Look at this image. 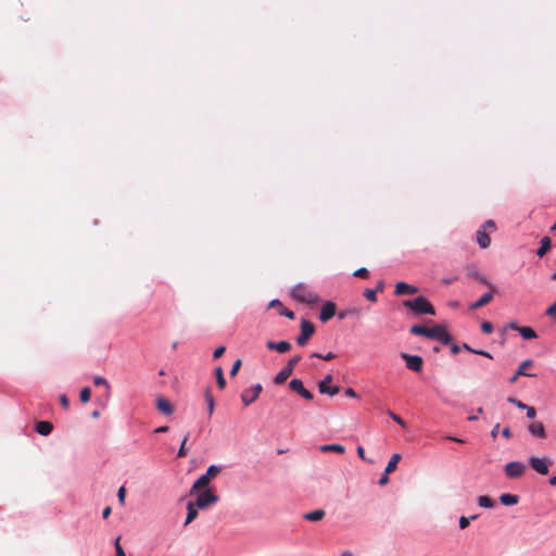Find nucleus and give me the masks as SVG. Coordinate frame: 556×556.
Segmentation results:
<instances>
[{"mask_svg":"<svg viewBox=\"0 0 556 556\" xmlns=\"http://www.w3.org/2000/svg\"><path fill=\"white\" fill-rule=\"evenodd\" d=\"M388 415L392 418V420H394L396 424H399L403 428L406 427L405 421L399 415H396V414H394L392 412H388Z\"/></svg>","mask_w":556,"mask_h":556,"instance_id":"09e8293b","label":"nucleus"},{"mask_svg":"<svg viewBox=\"0 0 556 556\" xmlns=\"http://www.w3.org/2000/svg\"><path fill=\"white\" fill-rule=\"evenodd\" d=\"M549 484L556 486V476L549 479Z\"/></svg>","mask_w":556,"mask_h":556,"instance_id":"774afa93","label":"nucleus"},{"mask_svg":"<svg viewBox=\"0 0 556 556\" xmlns=\"http://www.w3.org/2000/svg\"><path fill=\"white\" fill-rule=\"evenodd\" d=\"M400 460H401V455L400 454H393L391 456L387 467H386V473L387 475L392 473L396 469V466H397Z\"/></svg>","mask_w":556,"mask_h":556,"instance_id":"c85d7f7f","label":"nucleus"},{"mask_svg":"<svg viewBox=\"0 0 556 556\" xmlns=\"http://www.w3.org/2000/svg\"><path fill=\"white\" fill-rule=\"evenodd\" d=\"M205 400L207 403L208 415L211 416L214 412L215 402H214L213 395L211 394V392L208 390H206V392H205Z\"/></svg>","mask_w":556,"mask_h":556,"instance_id":"72a5a7b5","label":"nucleus"},{"mask_svg":"<svg viewBox=\"0 0 556 556\" xmlns=\"http://www.w3.org/2000/svg\"><path fill=\"white\" fill-rule=\"evenodd\" d=\"M533 366V361L532 359H526L523 361L517 371L509 378V383H515L517 381V379L521 376H526V377H535L536 375L535 374H532V372H528V368L532 367Z\"/></svg>","mask_w":556,"mask_h":556,"instance_id":"9d476101","label":"nucleus"},{"mask_svg":"<svg viewBox=\"0 0 556 556\" xmlns=\"http://www.w3.org/2000/svg\"><path fill=\"white\" fill-rule=\"evenodd\" d=\"M498 429H500V424H496L493 429L491 430V435L493 438H496L497 433H498Z\"/></svg>","mask_w":556,"mask_h":556,"instance_id":"69168bd1","label":"nucleus"},{"mask_svg":"<svg viewBox=\"0 0 556 556\" xmlns=\"http://www.w3.org/2000/svg\"><path fill=\"white\" fill-rule=\"evenodd\" d=\"M198 507L193 502H189L187 504V517L185 520V526L191 523L198 517Z\"/></svg>","mask_w":556,"mask_h":556,"instance_id":"b1692460","label":"nucleus"},{"mask_svg":"<svg viewBox=\"0 0 556 556\" xmlns=\"http://www.w3.org/2000/svg\"><path fill=\"white\" fill-rule=\"evenodd\" d=\"M494 292L495 291L491 290L490 292L484 293L478 301L470 305V309H478L488 305L493 300Z\"/></svg>","mask_w":556,"mask_h":556,"instance_id":"412c9836","label":"nucleus"},{"mask_svg":"<svg viewBox=\"0 0 556 556\" xmlns=\"http://www.w3.org/2000/svg\"><path fill=\"white\" fill-rule=\"evenodd\" d=\"M354 276L355 277H358V278H363V279H366L368 278L369 276V271L367 270V268L365 267H362V268H358L354 271Z\"/></svg>","mask_w":556,"mask_h":556,"instance_id":"37998d69","label":"nucleus"},{"mask_svg":"<svg viewBox=\"0 0 556 556\" xmlns=\"http://www.w3.org/2000/svg\"><path fill=\"white\" fill-rule=\"evenodd\" d=\"M319 450L323 453L334 452L338 454H344V452H345V447L343 445L337 444V443L321 445V446H319Z\"/></svg>","mask_w":556,"mask_h":556,"instance_id":"393cba45","label":"nucleus"},{"mask_svg":"<svg viewBox=\"0 0 556 556\" xmlns=\"http://www.w3.org/2000/svg\"><path fill=\"white\" fill-rule=\"evenodd\" d=\"M502 434L503 437H505L506 439H509L511 437V432H510V429L508 427L504 428L503 431H502Z\"/></svg>","mask_w":556,"mask_h":556,"instance_id":"0e129e2a","label":"nucleus"},{"mask_svg":"<svg viewBox=\"0 0 556 556\" xmlns=\"http://www.w3.org/2000/svg\"><path fill=\"white\" fill-rule=\"evenodd\" d=\"M291 295L298 302L309 304V305L318 303L320 301V298L318 296V294L316 292H314L313 290H311L304 283L296 285L292 289Z\"/></svg>","mask_w":556,"mask_h":556,"instance_id":"7ed1b4c3","label":"nucleus"},{"mask_svg":"<svg viewBox=\"0 0 556 556\" xmlns=\"http://www.w3.org/2000/svg\"><path fill=\"white\" fill-rule=\"evenodd\" d=\"M376 293L377 291L376 290H372V289H366L364 291V296L370 301V302H377V296H376Z\"/></svg>","mask_w":556,"mask_h":556,"instance_id":"58836bf2","label":"nucleus"},{"mask_svg":"<svg viewBox=\"0 0 556 556\" xmlns=\"http://www.w3.org/2000/svg\"><path fill=\"white\" fill-rule=\"evenodd\" d=\"M262 390H263V387L261 383H256V384L252 386L251 388L244 389L241 393V401H242L243 405L245 407H248L249 405L254 403L258 399Z\"/></svg>","mask_w":556,"mask_h":556,"instance_id":"39448f33","label":"nucleus"},{"mask_svg":"<svg viewBox=\"0 0 556 556\" xmlns=\"http://www.w3.org/2000/svg\"><path fill=\"white\" fill-rule=\"evenodd\" d=\"M336 303L331 301L326 302L320 309L319 319L324 323L328 321L336 315Z\"/></svg>","mask_w":556,"mask_h":556,"instance_id":"ddd939ff","label":"nucleus"},{"mask_svg":"<svg viewBox=\"0 0 556 556\" xmlns=\"http://www.w3.org/2000/svg\"><path fill=\"white\" fill-rule=\"evenodd\" d=\"M549 249H551V238L549 237H543L541 239V245H540V248L536 251V255L539 257H543L548 252Z\"/></svg>","mask_w":556,"mask_h":556,"instance_id":"bb28decb","label":"nucleus"},{"mask_svg":"<svg viewBox=\"0 0 556 556\" xmlns=\"http://www.w3.org/2000/svg\"><path fill=\"white\" fill-rule=\"evenodd\" d=\"M389 475L384 472V475L379 479V485H386L389 482Z\"/></svg>","mask_w":556,"mask_h":556,"instance_id":"bf43d9fd","label":"nucleus"},{"mask_svg":"<svg viewBox=\"0 0 556 556\" xmlns=\"http://www.w3.org/2000/svg\"><path fill=\"white\" fill-rule=\"evenodd\" d=\"M226 351V348L225 346H218L217 349H215V351L213 352V357L215 359L219 358L223 356V354L225 353Z\"/></svg>","mask_w":556,"mask_h":556,"instance_id":"3c124183","label":"nucleus"},{"mask_svg":"<svg viewBox=\"0 0 556 556\" xmlns=\"http://www.w3.org/2000/svg\"><path fill=\"white\" fill-rule=\"evenodd\" d=\"M478 504L483 508H492L494 506V501L486 495H481L478 497Z\"/></svg>","mask_w":556,"mask_h":556,"instance_id":"2f4dec72","label":"nucleus"},{"mask_svg":"<svg viewBox=\"0 0 556 556\" xmlns=\"http://www.w3.org/2000/svg\"><path fill=\"white\" fill-rule=\"evenodd\" d=\"M119 541H121V536H117V538L115 539V543H114V545H115V551H116V556H126V554H125V552H124V549H123V547H122V545H121Z\"/></svg>","mask_w":556,"mask_h":556,"instance_id":"c03bdc74","label":"nucleus"},{"mask_svg":"<svg viewBox=\"0 0 556 556\" xmlns=\"http://www.w3.org/2000/svg\"><path fill=\"white\" fill-rule=\"evenodd\" d=\"M531 467L541 475L548 473V460L546 458L531 457L529 459Z\"/></svg>","mask_w":556,"mask_h":556,"instance_id":"4468645a","label":"nucleus"},{"mask_svg":"<svg viewBox=\"0 0 556 556\" xmlns=\"http://www.w3.org/2000/svg\"><path fill=\"white\" fill-rule=\"evenodd\" d=\"M470 352L473 353V354H478V355H482V356H485V357H489V358H493V356L489 352H485V351L470 350Z\"/></svg>","mask_w":556,"mask_h":556,"instance_id":"4d7b16f0","label":"nucleus"},{"mask_svg":"<svg viewBox=\"0 0 556 556\" xmlns=\"http://www.w3.org/2000/svg\"><path fill=\"white\" fill-rule=\"evenodd\" d=\"M451 351L453 354H457L459 352V346L454 344V345H452Z\"/></svg>","mask_w":556,"mask_h":556,"instance_id":"338daca9","label":"nucleus"},{"mask_svg":"<svg viewBox=\"0 0 556 556\" xmlns=\"http://www.w3.org/2000/svg\"><path fill=\"white\" fill-rule=\"evenodd\" d=\"M314 332H315V326L311 321H308L306 319H302L301 333L296 338V343L301 346L305 345L307 343V341L309 340V338L314 334Z\"/></svg>","mask_w":556,"mask_h":556,"instance_id":"0eeeda50","label":"nucleus"},{"mask_svg":"<svg viewBox=\"0 0 556 556\" xmlns=\"http://www.w3.org/2000/svg\"><path fill=\"white\" fill-rule=\"evenodd\" d=\"M60 403L64 408L70 407V401H68L67 396L64 394L60 396Z\"/></svg>","mask_w":556,"mask_h":556,"instance_id":"6e6d98bb","label":"nucleus"},{"mask_svg":"<svg viewBox=\"0 0 556 556\" xmlns=\"http://www.w3.org/2000/svg\"><path fill=\"white\" fill-rule=\"evenodd\" d=\"M267 349L275 350L278 353H286L290 351L291 344L288 341H280V342H274V341H267L266 343Z\"/></svg>","mask_w":556,"mask_h":556,"instance_id":"6ab92c4d","label":"nucleus"},{"mask_svg":"<svg viewBox=\"0 0 556 556\" xmlns=\"http://www.w3.org/2000/svg\"><path fill=\"white\" fill-rule=\"evenodd\" d=\"M477 518V515H473L471 516L470 518H467L465 516H462L459 518V528L460 529H466L468 526H469V522H470V519H476Z\"/></svg>","mask_w":556,"mask_h":556,"instance_id":"ea45409f","label":"nucleus"},{"mask_svg":"<svg viewBox=\"0 0 556 556\" xmlns=\"http://www.w3.org/2000/svg\"><path fill=\"white\" fill-rule=\"evenodd\" d=\"M117 497H118V502L122 506L125 505V497H126V488L125 486H121L117 491Z\"/></svg>","mask_w":556,"mask_h":556,"instance_id":"a18cd8bd","label":"nucleus"},{"mask_svg":"<svg viewBox=\"0 0 556 556\" xmlns=\"http://www.w3.org/2000/svg\"><path fill=\"white\" fill-rule=\"evenodd\" d=\"M35 429L41 435H49L53 430V425L50 421L41 420L36 422Z\"/></svg>","mask_w":556,"mask_h":556,"instance_id":"4be33fe9","label":"nucleus"},{"mask_svg":"<svg viewBox=\"0 0 556 556\" xmlns=\"http://www.w3.org/2000/svg\"><path fill=\"white\" fill-rule=\"evenodd\" d=\"M332 382V376L327 375L319 383H318V390L323 394H329L330 396H333L339 393V387L334 386L331 387Z\"/></svg>","mask_w":556,"mask_h":556,"instance_id":"9b49d317","label":"nucleus"},{"mask_svg":"<svg viewBox=\"0 0 556 556\" xmlns=\"http://www.w3.org/2000/svg\"><path fill=\"white\" fill-rule=\"evenodd\" d=\"M518 332L521 334L523 339L536 338V333L531 327H521L520 329H518Z\"/></svg>","mask_w":556,"mask_h":556,"instance_id":"7c9ffc66","label":"nucleus"},{"mask_svg":"<svg viewBox=\"0 0 556 556\" xmlns=\"http://www.w3.org/2000/svg\"><path fill=\"white\" fill-rule=\"evenodd\" d=\"M417 292H418L417 287L408 285L404 281L397 282L395 285V290H394L395 295L415 294Z\"/></svg>","mask_w":556,"mask_h":556,"instance_id":"2eb2a0df","label":"nucleus"},{"mask_svg":"<svg viewBox=\"0 0 556 556\" xmlns=\"http://www.w3.org/2000/svg\"><path fill=\"white\" fill-rule=\"evenodd\" d=\"M220 472V467L216 466V465H211L206 472L204 473L205 476H207V478L210 480L214 479L215 477H217Z\"/></svg>","mask_w":556,"mask_h":556,"instance_id":"473e14b6","label":"nucleus"},{"mask_svg":"<svg viewBox=\"0 0 556 556\" xmlns=\"http://www.w3.org/2000/svg\"><path fill=\"white\" fill-rule=\"evenodd\" d=\"M505 473L510 479H516L525 473L526 465L520 462H510L505 466Z\"/></svg>","mask_w":556,"mask_h":556,"instance_id":"6e6552de","label":"nucleus"},{"mask_svg":"<svg viewBox=\"0 0 556 556\" xmlns=\"http://www.w3.org/2000/svg\"><path fill=\"white\" fill-rule=\"evenodd\" d=\"M507 401L509 403L516 405L519 409H525V407H527V404L522 403L521 401H519L517 399L508 397Z\"/></svg>","mask_w":556,"mask_h":556,"instance_id":"8fccbe9b","label":"nucleus"},{"mask_svg":"<svg viewBox=\"0 0 556 556\" xmlns=\"http://www.w3.org/2000/svg\"><path fill=\"white\" fill-rule=\"evenodd\" d=\"M525 409L527 410L528 418L533 419L536 416V410L534 407L527 405V407H525Z\"/></svg>","mask_w":556,"mask_h":556,"instance_id":"603ef678","label":"nucleus"},{"mask_svg":"<svg viewBox=\"0 0 556 556\" xmlns=\"http://www.w3.org/2000/svg\"><path fill=\"white\" fill-rule=\"evenodd\" d=\"M528 430L529 432L534 435V437H538V438H541V439H544L546 438V432H545V427L542 422L540 421H535V422H532L529 427H528Z\"/></svg>","mask_w":556,"mask_h":556,"instance_id":"aec40b11","label":"nucleus"},{"mask_svg":"<svg viewBox=\"0 0 556 556\" xmlns=\"http://www.w3.org/2000/svg\"><path fill=\"white\" fill-rule=\"evenodd\" d=\"M546 314L556 319V302L546 309Z\"/></svg>","mask_w":556,"mask_h":556,"instance_id":"864d4df0","label":"nucleus"},{"mask_svg":"<svg viewBox=\"0 0 556 556\" xmlns=\"http://www.w3.org/2000/svg\"><path fill=\"white\" fill-rule=\"evenodd\" d=\"M242 365V362L241 359H237L233 364H232V367L230 369V376L231 377H235L237 375V372L239 371L240 367Z\"/></svg>","mask_w":556,"mask_h":556,"instance_id":"de8ad7c7","label":"nucleus"},{"mask_svg":"<svg viewBox=\"0 0 556 556\" xmlns=\"http://www.w3.org/2000/svg\"><path fill=\"white\" fill-rule=\"evenodd\" d=\"M481 330L483 333L490 334L493 331V325L490 321L485 320L481 324Z\"/></svg>","mask_w":556,"mask_h":556,"instance_id":"49530a36","label":"nucleus"},{"mask_svg":"<svg viewBox=\"0 0 556 556\" xmlns=\"http://www.w3.org/2000/svg\"><path fill=\"white\" fill-rule=\"evenodd\" d=\"M301 361V355H295L290 358L287 365L275 376L274 382L276 384H282L293 372L294 367Z\"/></svg>","mask_w":556,"mask_h":556,"instance_id":"20e7f679","label":"nucleus"},{"mask_svg":"<svg viewBox=\"0 0 556 556\" xmlns=\"http://www.w3.org/2000/svg\"><path fill=\"white\" fill-rule=\"evenodd\" d=\"M111 513H112V508H111L110 506H106V507L103 509V511H102V517H103L104 519H106V518H109V516L111 515Z\"/></svg>","mask_w":556,"mask_h":556,"instance_id":"680f3d73","label":"nucleus"},{"mask_svg":"<svg viewBox=\"0 0 556 556\" xmlns=\"http://www.w3.org/2000/svg\"><path fill=\"white\" fill-rule=\"evenodd\" d=\"M289 387L292 391L296 392L299 395H301L305 400L311 401L314 397L312 392H309L308 390H306L304 388V384H303L302 380H300V379H292L289 382Z\"/></svg>","mask_w":556,"mask_h":556,"instance_id":"f8f14e48","label":"nucleus"},{"mask_svg":"<svg viewBox=\"0 0 556 556\" xmlns=\"http://www.w3.org/2000/svg\"><path fill=\"white\" fill-rule=\"evenodd\" d=\"M401 357L405 361L408 369L416 372H420L422 370L424 361L420 356L402 353Z\"/></svg>","mask_w":556,"mask_h":556,"instance_id":"1a4fd4ad","label":"nucleus"},{"mask_svg":"<svg viewBox=\"0 0 556 556\" xmlns=\"http://www.w3.org/2000/svg\"><path fill=\"white\" fill-rule=\"evenodd\" d=\"M477 242L482 249H486L491 244V238L485 229H479L477 231Z\"/></svg>","mask_w":556,"mask_h":556,"instance_id":"5701e85b","label":"nucleus"},{"mask_svg":"<svg viewBox=\"0 0 556 556\" xmlns=\"http://www.w3.org/2000/svg\"><path fill=\"white\" fill-rule=\"evenodd\" d=\"M485 228L495 229V223L491 219L486 220L481 229H485Z\"/></svg>","mask_w":556,"mask_h":556,"instance_id":"052dcab7","label":"nucleus"},{"mask_svg":"<svg viewBox=\"0 0 556 556\" xmlns=\"http://www.w3.org/2000/svg\"><path fill=\"white\" fill-rule=\"evenodd\" d=\"M344 393H345V395H346V396H350V397H357L356 392H355L352 388H348V389H345Z\"/></svg>","mask_w":556,"mask_h":556,"instance_id":"13d9d810","label":"nucleus"},{"mask_svg":"<svg viewBox=\"0 0 556 556\" xmlns=\"http://www.w3.org/2000/svg\"><path fill=\"white\" fill-rule=\"evenodd\" d=\"M93 383L96 386H103V387H105L108 391L110 390V384L106 381V379H104L103 377H99V376L94 377L93 378Z\"/></svg>","mask_w":556,"mask_h":556,"instance_id":"a19ab883","label":"nucleus"},{"mask_svg":"<svg viewBox=\"0 0 556 556\" xmlns=\"http://www.w3.org/2000/svg\"><path fill=\"white\" fill-rule=\"evenodd\" d=\"M218 501V496L215 495L211 490H205L200 493L194 504L199 509H205Z\"/></svg>","mask_w":556,"mask_h":556,"instance_id":"423d86ee","label":"nucleus"},{"mask_svg":"<svg viewBox=\"0 0 556 556\" xmlns=\"http://www.w3.org/2000/svg\"><path fill=\"white\" fill-rule=\"evenodd\" d=\"M79 397H80V401L83 403L89 402V400L91 397V390H90V388H88V387L83 388L81 391H80Z\"/></svg>","mask_w":556,"mask_h":556,"instance_id":"c9c22d12","label":"nucleus"},{"mask_svg":"<svg viewBox=\"0 0 556 556\" xmlns=\"http://www.w3.org/2000/svg\"><path fill=\"white\" fill-rule=\"evenodd\" d=\"M357 314H359V309L352 308V309L340 311L338 314V317H339V319H344L351 315H357Z\"/></svg>","mask_w":556,"mask_h":556,"instance_id":"e433bc0d","label":"nucleus"},{"mask_svg":"<svg viewBox=\"0 0 556 556\" xmlns=\"http://www.w3.org/2000/svg\"><path fill=\"white\" fill-rule=\"evenodd\" d=\"M356 451H357V455L359 456V458H362L363 460H366L368 463H372L371 460H369L365 457V450L363 446H358Z\"/></svg>","mask_w":556,"mask_h":556,"instance_id":"5fc2aeb1","label":"nucleus"},{"mask_svg":"<svg viewBox=\"0 0 556 556\" xmlns=\"http://www.w3.org/2000/svg\"><path fill=\"white\" fill-rule=\"evenodd\" d=\"M168 430H169V428H168L167 426H161V427L156 428V429L154 430V432H156V433H165V432H167Z\"/></svg>","mask_w":556,"mask_h":556,"instance_id":"e2e57ef3","label":"nucleus"},{"mask_svg":"<svg viewBox=\"0 0 556 556\" xmlns=\"http://www.w3.org/2000/svg\"><path fill=\"white\" fill-rule=\"evenodd\" d=\"M472 276H473L478 281H480L481 283H483V285L488 286V287L490 288V290L496 291V287H495L493 283L489 282V281H488V279H486L485 277H483V276H481V275H479V274H477V273H476V274H473Z\"/></svg>","mask_w":556,"mask_h":556,"instance_id":"4c0bfd02","label":"nucleus"},{"mask_svg":"<svg viewBox=\"0 0 556 556\" xmlns=\"http://www.w3.org/2000/svg\"><path fill=\"white\" fill-rule=\"evenodd\" d=\"M269 308H277L281 316H286L289 319H294L295 315L292 311L286 308L279 300H271L268 304Z\"/></svg>","mask_w":556,"mask_h":556,"instance_id":"dca6fc26","label":"nucleus"},{"mask_svg":"<svg viewBox=\"0 0 556 556\" xmlns=\"http://www.w3.org/2000/svg\"><path fill=\"white\" fill-rule=\"evenodd\" d=\"M412 334L424 336L429 339H435L441 341L443 344H448L452 340L448 331L443 325H435L432 328H427L421 325H414L409 329Z\"/></svg>","mask_w":556,"mask_h":556,"instance_id":"f257e3e1","label":"nucleus"},{"mask_svg":"<svg viewBox=\"0 0 556 556\" xmlns=\"http://www.w3.org/2000/svg\"><path fill=\"white\" fill-rule=\"evenodd\" d=\"M210 481L211 480L207 478V476H205V475L200 476L194 481L193 485L191 486L189 494L194 495V494L199 493L202 489H204L208 485Z\"/></svg>","mask_w":556,"mask_h":556,"instance_id":"f3484780","label":"nucleus"},{"mask_svg":"<svg viewBox=\"0 0 556 556\" xmlns=\"http://www.w3.org/2000/svg\"><path fill=\"white\" fill-rule=\"evenodd\" d=\"M156 408L162 414L167 415V416H169L174 413V407H173L172 403L165 397L157 399Z\"/></svg>","mask_w":556,"mask_h":556,"instance_id":"a211bd4d","label":"nucleus"},{"mask_svg":"<svg viewBox=\"0 0 556 556\" xmlns=\"http://www.w3.org/2000/svg\"><path fill=\"white\" fill-rule=\"evenodd\" d=\"M325 517V510L316 509L313 511H308L304 515V519L308 521H319Z\"/></svg>","mask_w":556,"mask_h":556,"instance_id":"cd10ccee","label":"nucleus"},{"mask_svg":"<svg viewBox=\"0 0 556 556\" xmlns=\"http://www.w3.org/2000/svg\"><path fill=\"white\" fill-rule=\"evenodd\" d=\"M215 376H216V383L217 387L223 390L226 387V379L224 377V371L222 367H217L215 369Z\"/></svg>","mask_w":556,"mask_h":556,"instance_id":"c756f323","label":"nucleus"},{"mask_svg":"<svg viewBox=\"0 0 556 556\" xmlns=\"http://www.w3.org/2000/svg\"><path fill=\"white\" fill-rule=\"evenodd\" d=\"M311 357H317V358H323L325 361H331V359L336 358V354H333L332 352H329L326 355H323L320 353H313L311 355Z\"/></svg>","mask_w":556,"mask_h":556,"instance_id":"79ce46f5","label":"nucleus"},{"mask_svg":"<svg viewBox=\"0 0 556 556\" xmlns=\"http://www.w3.org/2000/svg\"><path fill=\"white\" fill-rule=\"evenodd\" d=\"M500 501L505 506H511L518 503L519 496L510 493H504L500 496Z\"/></svg>","mask_w":556,"mask_h":556,"instance_id":"a878e982","label":"nucleus"},{"mask_svg":"<svg viewBox=\"0 0 556 556\" xmlns=\"http://www.w3.org/2000/svg\"><path fill=\"white\" fill-rule=\"evenodd\" d=\"M402 305L406 307L414 316L435 315L433 305L422 295L412 300H403Z\"/></svg>","mask_w":556,"mask_h":556,"instance_id":"f03ea898","label":"nucleus"},{"mask_svg":"<svg viewBox=\"0 0 556 556\" xmlns=\"http://www.w3.org/2000/svg\"><path fill=\"white\" fill-rule=\"evenodd\" d=\"M189 439V432L184 437L182 441H181V444H180V447H179V451H178V454L177 456L178 457H186L187 454H188V451L186 448V443Z\"/></svg>","mask_w":556,"mask_h":556,"instance_id":"f704fd0d","label":"nucleus"}]
</instances>
